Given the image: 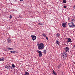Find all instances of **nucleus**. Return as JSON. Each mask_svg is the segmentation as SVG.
<instances>
[{"mask_svg":"<svg viewBox=\"0 0 75 75\" xmlns=\"http://www.w3.org/2000/svg\"><path fill=\"white\" fill-rule=\"evenodd\" d=\"M38 48L39 50H41V49L42 50H43L45 47L44 45L42 43H41L38 45Z\"/></svg>","mask_w":75,"mask_h":75,"instance_id":"obj_1","label":"nucleus"},{"mask_svg":"<svg viewBox=\"0 0 75 75\" xmlns=\"http://www.w3.org/2000/svg\"><path fill=\"white\" fill-rule=\"evenodd\" d=\"M67 54L66 52H64L62 54V58L63 60H65V59L67 58Z\"/></svg>","mask_w":75,"mask_h":75,"instance_id":"obj_2","label":"nucleus"},{"mask_svg":"<svg viewBox=\"0 0 75 75\" xmlns=\"http://www.w3.org/2000/svg\"><path fill=\"white\" fill-rule=\"evenodd\" d=\"M67 25H68L69 27L71 28H74L75 27V24L73 22L68 23L67 24Z\"/></svg>","mask_w":75,"mask_h":75,"instance_id":"obj_3","label":"nucleus"},{"mask_svg":"<svg viewBox=\"0 0 75 75\" xmlns=\"http://www.w3.org/2000/svg\"><path fill=\"white\" fill-rule=\"evenodd\" d=\"M38 52L39 53V57H40L42 55V52L41 51H39L38 50H37Z\"/></svg>","mask_w":75,"mask_h":75,"instance_id":"obj_4","label":"nucleus"},{"mask_svg":"<svg viewBox=\"0 0 75 75\" xmlns=\"http://www.w3.org/2000/svg\"><path fill=\"white\" fill-rule=\"evenodd\" d=\"M31 37L32 38V39L33 41L35 40H36V36L34 35H31Z\"/></svg>","mask_w":75,"mask_h":75,"instance_id":"obj_5","label":"nucleus"},{"mask_svg":"<svg viewBox=\"0 0 75 75\" xmlns=\"http://www.w3.org/2000/svg\"><path fill=\"white\" fill-rule=\"evenodd\" d=\"M64 50L66 52H69V47H67L64 48Z\"/></svg>","mask_w":75,"mask_h":75,"instance_id":"obj_6","label":"nucleus"},{"mask_svg":"<svg viewBox=\"0 0 75 75\" xmlns=\"http://www.w3.org/2000/svg\"><path fill=\"white\" fill-rule=\"evenodd\" d=\"M62 26L64 28H65L67 27V24H66V23H63Z\"/></svg>","mask_w":75,"mask_h":75,"instance_id":"obj_7","label":"nucleus"},{"mask_svg":"<svg viewBox=\"0 0 75 75\" xmlns=\"http://www.w3.org/2000/svg\"><path fill=\"white\" fill-rule=\"evenodd\" d=\"M67 38L69 40L68 42H67L68 43L69 42H72V41H71V39L70 38Z\"/></svg>","mask_w":75,"mask_h":75,"instance_id":"obj_8","label":"nucleus"},{"mask_svg":"<svg viewBox=\"0 0 75 75\" xmlns=\"http://www.w3.org/2000/svg\"><path fill=\"white\" fill-rule=\"evenodd\" d=\"M9 66L8 65H6L5 66V68H7V69H10V68L9 67Z\"/></svg>","mask_w":75,"mask_h":75,"instance_id":"obj_9","label":"nucleus"},{"mask_svg":"<svg viewBox=\"0 0 75 75\" xmlns=\"http://www.w3.org/2000/svg\"><path fill=\"white\" fill-rule=\"evenodd\" d=\"M56 43L58 45H59V42L58 40H56Z\"/></svg>","mask_w":75,"mask_h":75,"instance_id":"obj_10","label":"nucleus"},{"mask_svg":"<svg viewBox=\"0 0 75 75\" xmlns=\"http://www.w3.org/2000/svg\"><path fill=\"white\" fill-rule=\"evenodd\" d=\"M25 75H29V73L27 71H25Z\"/></svg>","mask_w":75,"mask_h":75,"instance_id":"obj_11","label":"nucleus"},{"mask_svg":"<svg viewBox=\"0 0 75 75\" xmlns=\"http://www.w3.org/2000/svg\"><path fill=\"white\" fill-rule=\"evenodd\" d=\"M8 42H11V39L10 38L8 39Z\"/></svg>","mask_w":75,"mask_h":75,"instance_id":"obj_12","label":"nucleus"},{"mask_svg":"<svg viewBox=\"0 0 75 75\" xmlns=\"http://www.w3.org/2000/svg\"><path fill=\"white\" fill-rule=\"evenodd\" d=\"M4 58L2 57L1 59L0 58V61H4Z\"/></svg>","mask_w":75,"mask_h":75,"instance_id":"obj_13","label":"nucleus"},{"mask_svg":"<svg viewBox=\"0 0 75 75\" xmlns=\"http://www.w3.org/2000/svg\"><path fill=\"white\" fill-rule=\"evenodd\" d=\"M42 35L43 36V37H46V35H45V34L44 33H43L42 34Z\"/></svg>","mask_w":75,"mask_h":75,"instance_id":"obj_14","label":"nucleus"},{"mask_svg":"<svg viewBox=\"0 0 75 75\" xmlns=\"http://www.w3.org/2000/svg\"><path fill=\"white\" fill-rule=\"evenodd\" d=\"M10 52L12 53H14V54H16V51H10Z\"/></svg>","mask_w":75,"mask_h":75,"instance_id":"obj_15","label":"nucleus"},{"mask_svg":"<svg viewBox=\"0 0 75 75\" xmlns=\"http://www.w3.org/2000/svg\"><path fill=\"white\" fill-rule=\"evenodd\" d=\"M63 3H67V1L65 0H63Z\"/></svg>","mask_w":75,"mask_h":75,"instance_id":"obj_16","label":"nucleus"},{"mask_svg":"<svg viewBox=\"0 0 75 75\" xmlns=\"http://www.w3.org/2000/svg\"><path fill=\"white\" fill-rule=\"evenodd\" d=\"M12 67H13V68H15V67H16L15 65H14V64H12Z\"/></svg>","mask_w":75,"mask_h":75,"instance_id":"obj_17","label":"nucleus"},{"mask_svg":"<svg viewBox=\"0 0 75 75\" xmlns=\"http://www.w3.org/2000/svg\"><path fill=\"white\" fill-rule=\"evenodd\" d=\"M53 74L54 75H57V74L55 73V72H54V71H53L52 72Z\"/></svg>","mask_w":75,"mask_h":75,"instance_id":"obj_18","label":"nucleus"},{"mask_svg":"<svg viewBox=\"0 0 75 75\" xmlns=\"http://www.w3.org/2000/svg\"><path fill=\"white\" fill-rule=\"evenodd\" d=\"M8 50H13V49L12 48H9L8 49Z\"/></svg>","mask_w":75,"mask_h":75,"instance_id":"obj_19","label":"nucleus"},{"mask_svg":"<svg viewBox=\"0 0 75 75\" xmlns=\"http://www.w3.org/2000/svg\"><path fill=\"white\" fill-rule=\"evenodd\" d=\"M56 35L57 37H59V34L57 33L56 34Z\"/></svg>","mask_w":75,"mask_h":75,"instance_id":"obj_20","label":"nucleus"},{"mask_svg":"<svg viewBox=\"0 0 75 75\" xmlns=\"http://www.w3.org/2000/svg\"><path fill=\"white\" fill-rule=\"evenodd\" d=\"M43 52L44 53H46V50H44L43 51Z\"/></svg>","mask_w":75,"mask_h":75,"instance_id":"obj_21","label":"nucleus"},{"mask_svg":"<svg viewBox=\"0 0 75 75\" xmlns=\"http://www.w3.org/2000/svg\"><path fill=\"white\" fill-rule=\"evenodd\" d=\"M38 25H42V23H38Z\"/></svg>","mask_w":75,"mask_h":75,"instance_id":"obj_22","label":"nucleus"},{"mask_svg":"<svg viewBox=\"0 0 75 75\" xmlns=\"http://www.w3.org/2000/svg\"><path fill=\"white\" fill-rule=\"evenodd\" d=\"M66 7L67 6H64L63 7L64 8H66Z\"/></svg>","mask_w":75,"mask_h":75,"instance_id":"obj_23","label":"nucleus"},{"mask_svg":"<svg viewBox=\"0 0 75 75\" xmlns=\"http://www.w3.org/2000/svg\"><path fill=\"white\" fill-rule=\"evenodd\" d=\"M9 18H10V19H11V18H12V16H11V15H10V16Z\"/></svg>","mask_w":75,"mask_h":75,"instance_id":"obj_24","label":"nucleus"},{"mask_svg":"<svg viewBox=\"0 0 75 75\" xmlns=\"http://www.w3.org/2000/svg\"><path fill=\"white\" fill-rule=\"evenodd\" d=\"M74 19H71V21H72L74 22Z\"/></svg>","mask_w":75,"mask_h":75,"instance_id":"obj_25","label":"nucleus"},{"mask_svg":"<svg viewBox=\"0 0 75 75\" xmlns=\"http://www.w3.org/2000/svg\"><path fill=\"white\" fill-rule=\"evenodd\" d=\"M9 68H11V69H12V67L9 66Z\"/></svg>","mask_w":75,"mask_h":75,"instance_id":"obj_26","label":"nucleus"},{"mask_svg":"<svg viewBox=\"0 0 75 75\" xmlns=\"http://www.w3.org/2000/svg\"><path fill=\"white\" fill-rule=\"evenodd\" d=\"M46 37V40H48V37H47V36H46V37Z\"/></svg>","mask_w":75,"mask_h":75,"instance_id":"obj_27","label":"nucleus"},{"mask_svg":"<svg viewBox=\"0 0 75 75\" xmlns=\"http://www.w3.org/2000/svg\"><path fill=\"white\" fill-rule=\"evenodd\" d=\"M20 1H23V0H19Z\"/></svg>","mask_w":75,"mask_h":75,"instance_id":"obj_28","label":"nucleus"},{"mask_svg":"<svg viewBox=\"0 0 75 75\" xmlns=\"http://www.w3.org/2000/svg\"><path fill=\"white\" fill-rule=\"evenodd\" d=\"M66 23V24H67V22H66V23Z\"/></svg>","mask_w":75,"mask_h":75,"instance_id":"obj_29","label":"nucleus"},{"mask_svg":"<svg viewBox=\"0 0 75 75\" xmlns=\"http://www.w3.org/2000/svg\"><path fill=\"white\" fill-rule=\"evenodd\" d=\"M73 64H75V62H73Z\"/></svg>","mask_w":75,"mask_h":75,"instance_id":"obj_30","label":"nucleus"},{"mask_svg":"<svg viewBox=\"0 0 75 75\" xmlns=\"http://www.w3.org/2000/svg\"><path fill=\"white\" fill-rule=\"evenodd\" d=\"M62 75H64V74H62Z\"/></svg>","mask_w":75,"mask_h":75,"instance_id":"obj_31","label":"nucleus"}]
</instances>
